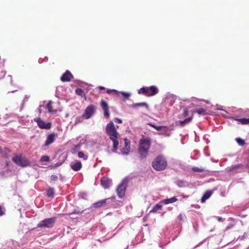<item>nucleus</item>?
<instances>
[{
  "label": "nucleus",
  "instance_id": "nucleus-22",
  "mask_svg": "<svg viewBox=\"0 0 249 249\" xmlns=\"http://www.w3.org/2000/svg\"><path fill=\"white\" fill-rule=\"evenodd\" d=\"M235 120L243 124H249V118H237L235 119Z\"/></svg>",
  "mask_w": 249,
  "mask_h": 249
},
{
  "label": "nucleus",
  "instance_id": "nucleus-9",
  "mask_svg": "<svg viewBox=\"0 0 249 249\" xmlns=\"http://www.w3.org/2000/svg\"><path fill=\"white\" fill-rule=\"evenodd\" d=\"M96 110V107L93 105L88 106L85 109L83 114V117L85 119H88L91 117Z\"/></svg>",
  "mask_w": 249,
  "mask_h": 249
},
{
  "label": "nucleus",
  "instance_id": "nucleus-43",
  "mask_svg": "<svg viewBox=\"0 0 249 249\" xmlns=\"http://www.w3.org/2000/svg\"><path fill=\"white\" fill-rule=\"evenodd\" d=\"M244 235H243V236L242 237L241 239H243V238H244Z\"/></svg>",
  "mask_w": 249,
  "mask_h": 249
},
{
  "label": "nucleus",
  "instance_id": "nucleus-1",
  "mask_svg": "<svg viewBox=\"0 0 249 249\" xmlns=\"http://www.w3.org/2000/svg\"><path fill=\"white\" fill-rule=\"evenodd\" d=\"M106 133L109 136V139L113 142V147L116 150L119 144L117 139H118V133L112 122H110L106 126Z\"/></svg>",
  "mask_w": 249,
  "mask_h": 249
},
{
  "label": "nucleus",
  "instance_id": "nucleus-11",
  "mask_svg": "<svg viewBox=\"0 0 249 249\" xmlns=\"http://www.w3.org/2000/svg\"><path fill=\"white\" fill-rule=\"evenodd\" d=\"M101 106L104 111V116L106 118H109L110 114L109 112V107L107 103L104 100H102L101 102Z\"/></svg>",
  "mask_w": 249,
  "mask_h": 249
},
{
  "label": "nucleus",
  "instance_id": "nucleus-6",
  "mask_svg": "<svg viewBox=\"0 0 249 249\" xmlns=\"http://www.w3.org/2000/svg\"><path fill=\"white\" fill-rule=\"evenodd\" d=\"M12 160L17 165L22 167L31 164V161L26 157H13Z\"/></svg>",
  "mask_w": 249,
  "mask_h": 249
},
{
  "label": "nucleus",
  "instance_id": "nucleus-31",
  "mask_svg": "<svg viewBox=\"0 0 249 249\" xmlns=\"http://www.w3.org/2000/svg\"><path fill=\"white\" fill-rule=\"evenodd\" d=\"M122 94L123 95L124 99H127L130 96V94L129 93L124 92H122Z\"/></svg>",
  "mask_w": 249,
  "mask_h": 249
},
{
  "label": "nucleus",
  "instance_id": "nucleus-37",
  "mask_svg": "<svg viewBox=\"0 0 249 249\" xmlns=\"http://www.w3.org/2000/svg\"><path fill=\"white\" fill-rule=\"evenodd\" d=\"M184 217V216L182 214H180L178 215V220L180 221L183 220V218Z\"/></svg>",
  "mask_w": 249,
  "mask_h": 249
},
{
  "label": "nucleus",
  "instance_id": "nucleus-2",
  "mask_svg": "<svg viewBox=\"0 0 249 249\" xmlns=\"http://www.w3.org/2000/svg\"><path fill=\"white\" fill-rule=\"evenodd\" d=\"M152 165L155 170L162 171L166 168L167 163L163 157H156L153 160Z\"/></svg>",
  "mask_w": 249,
  "mask_h": 249
},
{
  "label": "nucleus",
  "instance_id": "nucleus-14",
  "mask_svg": "<svg viewBox=\"0 0 249 249\" xmlns=\"http://www.w3.org/2000/svg\"><path fill=\"white\" fill-rule=\"evenodd\" d=\"M56 134L54 133L49 134L46 138V140L45 141V145L48 146L53 143L55 140V136Z\"/></svg>",
  "mask_w": 249,
  "mask_h": 249
},
{
  "label": "nucleus",
  "instance_id": "nucleus-21",
  "mask_svg": "<svg viewBox=\"0 0 249 249\" xmlns=\"http://www.w3.org/2000/svg\"><path fill=\"white\" fill-rule=\"evenodd\" d=\"M162 208V205L160 203L157 204L153 209L150 211V213H157L159 210H161Z\"/></svg>",
  "mask_w": 249,
  "mask_h": 249
},
{
  "label": "nucleus",
  "instance_id": "nucleus-3",
  "mask_svg": "<svg viewBox=\"0 0 249 249\" xmlns=\"http://www.w3.org/2000/svg\"><path fill=\"white\" fill-rule=\"evenodd\" d=\"M159 92L158 88L155 86L149 87H142L138 90L139 94H143L147 96H153Z\"/></svg>",
  "mask_w": 249,
  "mask_h": 249
},
{
  "label": "nucleus",
  "instance_id": "nucleus-35",
  "mask_svg": "<svg viewBox=\"0 0 249 249\" xmlns=\"http://www.w3.org/2000/svg\"><path fill=\"white\" fill-rule=\"evenodd\" d=\"M58 179V177L56 175H52L51 177V180H53V181H55L57 179Z\"/></svg>",
  "mask_w": 249,
  "mask_h": 249
},
{
  "label": "nucleus",
  "instance_id": "nucleus-10",
  "mask_svg": "<svg viewBox=\"0 0 249 249\" xmlns=\"http://www.w3.org/2000/svg\"><path fill=\"white\" fill-rule=\"evenodd\" d=\"M115 199V196H112L109 198H107V199L102 200L97 203L94 204V207L99 208L102 206L105 205L106 204H111L114 202Z\"/></svg>",
  "mask_w": 249,
  "mask_h": 249
},
{
  "label": "nucleus",
  "instance_id": "nucleus-41",
  "mask_svg": "<svg viewBox=\"0 0 249 249\" xmlns=\"http://www.w3.org/2000/svg\"><path fill=\"white\" fill-rule=\"evenodd\" d=\"M99 88L101 90H103V89H105V87H102V86H100V87H99Z\"/></svg>",
  "mask_w": 249,
  "mask_h": 249
},
{
  "label": "nucleus",
  "instance_id": "nucleus-30",
  "mask_svg": "<svg viewBox=\"0 0 249 249\" xmlns=\"http://www.w3.org/2000/svg\"><path fill=\"white\" fill-rule=\"evenodd\" d=\"M139 106H146V107H147L148 105L145 103H137V104H135L133 105V107H139Z\"/></svg>",
  "mask_w": 249,
  "mask_h": 249
},
{
  "label": "nucleus",
  "instance_id": "nucleus-12",
  "mask_svg": "<svg viewBox=\"0 0 249 249\" xmlns=\"http://www.w3.org/2000/svg\"><path fill=\"white\" fill-rule=\"evenodd\" d=\"M70 166L73 170L78 171L82 168V163L80 161L74 160L71 162Z\"/></svg>",
  "mask_w": 249,
  "mask_h": 249
},
{
  "label": "nucleus",
  "instance_id": "nucleus-25",
  "mask_svg": "<svg viewBox=\"0 0 249 249\" xmlns=\"http://www.w3.org/2000/svg\"><path fill=\"white\" fill-rule=\"evenodd\" d=\"M75 92L77 95L80 96L82 97L85 96L84 91L82 89H80V88L76 89H75Z\"/></svg>",
  "mask_w": 249,
  "mask_h": 249
},
{
  "label": "nucleus",
  "instance_id": "nucleus-39",
  "mask_svg": "<svg viewBox=\"0 0 249 249\" xmlns=\"http://www.w3.org/2000/svg\"><path fill=\"white\" fill-rule=\"evenodd\" d=\"M217 220L219 222L223 221V219L221 217H217Z\"/></svg>",
  "mask_w": 249,
  "mask_h": 249
},
{
  "label": "nucleus",
  "instance_id": "nucleus-36",
  "mask_svg": "<svg viewBox=\"0 0 249 249\" xmlns=\"http://www.w3.org/2000/svg\"><path fill=\"white\" fill-rule=\"evenodd\" d=\"M189 115V112H188V110L187 109H185L184 110V112H183V115L184 117H186L188 115Z\"/></svg>",
  "mask_w": 249,
  "mask_h": 249
},
{
  "label": "nucleus",
  "instance_id": "nucleus-33",
  "mask_svg": "<svg viewBox=\"0 0 249 249\" xmlns=\"http://www.w3.org/2000/svg\"><path fill=\"white\" fill-rule=\"evenodd\" d=\"M61 157L62 158V162L56 163L54 165L55 167L59 166L61 165L62 164V162L66 160V158L67 157Z\"/></svg>",
  "mask_w": 249,
  "mask_h": 249
},
{
  "label": "nucleus",
  "instance_id": "nucleus-26",
  "mask_svg": "<svg viewBox=\"0 0 249 249\" xmlns=\"http://www.w3.org/2000/svg\"><path fill=\"white\" fill-rule=\"evenodd\" d=\"M148 124L158 131L161 130L163 128H167V127L165 126H157L155 124L151 123H149Z\"/></svg>",
  "mask_w": 249,
  "mask_h": 249
},
{
  "label": "nucleus",
  "instance_id": "nucleus-38",
  "mask_svg": "<svg viewBox=\"0 0 249 249\" xmlns=\"http://www.w3.org/2000/svg\"><path fill=\"white\" fill-rule=\"evenodd\" d=\"M111 92H117V91L115 89H112V90L111 89H107V93L108 94L110 93Z\"/></svg>",
  "mask_w": 249,
  "mask_h": 249
},
{
  "label": "nucleus",
  "instance_id": "nucleus-7",
  "mask_svg": "<svg viewBox=\"0 0 249 249\" xmlns=\"http://www.w3.org/2000/svg\"><path fill=\"white\" fill-rule=\"evenodd\" d=\"M56 221L55 217H51L46 218L37 224L38 228H52Z\"/></svg>",
  "mask_w": 249,
  "mask_h": 249
},
{
  "label": "nucleus",
  "instance_id": "nucleus-13",
  "mask_svg": "<svg viewBox=\"0 0 249 249\" xmlns=\"http://www.w3.org/2000/svg\"><path fill=\"white\" fill-rule=\"evenodd\" d=\"M72 78H73V75L71 72L69 71H67L63 74L60 79L62 82H69Z\"/></svg>",
  "mask_w": 249,
  "mask_h": 249
},
{
  "label": "nucleus",
  "instance_id": "nucleus-17",
  "mask_svg": "<svg viewBox=\"0 0 249 249\" xmlns=\"http://www.w3.org/2000/svg\"><path fill=\"white\" fill-rule=\"evenodd\" d=\"M193 118V116H191L188 118L185 119L183 121H179L177 123V125H179L181 127H183L186 124L190 122Z\"/></svg>",
  "mask_w": 249,
  "mask_h": 249
},
{
  "label": "nucleus",
  "instance_id": "nucleus-42",
  "mask_svg": "<svg viewBox=\"0 0 249 249\" xmlns=\"http://www.w3.org/2000/svg\"><path fill=\"white\" fill-rule=\"evenodd\" d=\"M83 157V158H84V159L85 160H87V157L83 156V157Z\"/></svg>",
  "mask_w": 249,
  "mask_h": 249
},
{
  "label": "nucleus",
  "instance_id": "nucleus-34",
  "mask_svg": "<svg viewBox=\"0 0 249 249\" xmlns=\"http://www.w3.org/2000/svg\"><path fill=\"white\" fill-rule=\"evenodd\" d=\"M114 121L115 123H119V124H122L123 123L122 120L118 118H115L114 119Z\"/></svg>",
  "mask_w": 249,
  "mask_h": 249
},
{
  "label": "nucleus",
  "instance_id": "nucleus-24",
  "mask_svg": "<svg viewBox=\"0 0 249 249\" xmlns=\"http://www.w3.org/2000/svg\"><path fill=\"white\" fill-rule=\"evenodd\" d=\"M47 107L48 109V112L50 113H54L56 112V110H53L52 109V102L51 101H49L47 105Z\"/></svg>",
  "mask_w": 249,
  "mask_h": 249
},
{
  "label": "nucleus",
  "instance_id": "nucleus-32",
  "mask_svg": "<svg viewBox=\"0 0 249 249\" xmlns=\"http://www.w3.org/2000/svg\"><path fill=\"white\" fill-rule=\"evenodd\" d=\"M49 160V157H42L40 161L42 162L47 161Z\"/></svg>",
  "mask_w": 249,
  "mask_h": 249
},
{
  "label": "nucleus",
  "instance_id": "nucleus-16",
  "mask_svg": "<svg viewBox=\"0 0 249 249\" xmlns=\"http://www.w3.org/2000/svg\"><path fill=\"white\" fill-rule=\"evenodd\" d=\"M125 145L124 147L121 148V151L123 154H127L130 151V142H128L127 139H124Z\"/></svg>",
  "mask_w": 249,
  "mask_h": 249
},
{
  "label": "nucleus",
  "instance_id": "nucleus-28",
  "mask_svg": "<svg viewBox=\"0 0 249 249\" xmlns=\"http://www.w3.org/2000/svg\"><path fill=\"white\" fill-rule=\"evenodd\" d=\"M192 170L193 171L196 172H203V171H206V170L204 168H198V167H193L192 168Z\"/></svg>",
  "mask_w": 249,
  "mask_h": 249
},
{
  "label": "nucleus",
  "instance_id": "nucleus-20",
  "mask_svg": "<svg viewBox=\"0 0 249 249\" xmlns=\"http://www.w3.org/2000/svg\"><path fill=\"white\" fill-rule=\"evenodd\" d=\"M212 194V191H207L206 192H205V193L204 194V195L202 196V197L201 199V202L202 203H204L206 201V200L208 199L211 196Z\"/></svg>",
  "mask_w": 249,
  "mask_h": 249
},
{
  "label": "nucleus",
  "instance_id": "nucleus-18",
  "mask_svg": "<svg viewBox=\"0 0 249 249\" xmlns=\"http://www.w3.org/2000/svg\"><path fill=\"white\" fill-rule=\"evenodd\" d=\"M81 145V144H78L77 145H76L74 148H73L71 150V153L75 154L77 152H78V156H85L84 153H83L81 151H79V150L80 149Z\"/></svg>",
  "mask_w": 249,
  "mask_h": 249
},
{
  "label": "nucleus",
  "instance_id": "nucleus-15",
  "mask_svg": "<svg viewBox=\"0 0 249 249\" xmlns=\"http://www.w3.org/2000/svg\"><path fill=\"white\" fill-rule=\"evenodd\" d=\"M101 183L105 189H107L110 185L111 181L108 178L104 177L101 178Z\"/></svg>",
  "mask_w": 249,
  "mask_h": 249
},
{
  "label": "nucleus",
  "instance_id": "nucleus-8",
  "mask_svg": "<svg viewBox=\"0 0 249 249\" xmlns=\"http://www.w3.org/2000/svg\"><path fill=\"white\" fill-rule=\"evenodd\" d=\"M34 120L37 123L38 127L41 129H49L51 128L52 124L50 122L46 123L40 117L35 118Z\"/></svg>",
  "mask_w": 249,
  "mask_h": 249
},
{
  "label": "nucleus",
  "instance_id": "nucleus-27",
  "mask_svg": "<svg viewBox=\"0 0 249 249\" xmlns=\"http://www.w3.org/2000/svg\"><path fill=\"white\" fill-rule=\"evenodd\" d=\"M195 112L197 113L199 115H205L207 114L206 110L203 108L196 109Z\"/></svg>",
  "mask_w": 249,
  "mask_h": 249
},
{
  "label": "nucleus",
  "instance_id": "nucleus-29",
  "mask_svg": "<svg viewBox=\"0 0 249 249\" xmlns=\"http://www.w3.org/2000/svg\"><path fill=\"white\" fill-rule=\"evenodd\" d=\"M236 141L238 144L241 146H243L245 144V141L240 138H236Z\"/></svg>",
  "mask_w": 249,
  "mask_h": 249
},
{
  "label": "nucleus",
  "instance_id": "nucleus-4",
  "mask_svg": "<svg viewBox=\"0 0 249 249\" xmlns=\"http://www.w3.org/2000/svg\"><path fill=\"white\" fill-rule=\"evenodd\" d=\"M151 142L148 139H142L140 141L139 153L141 155H146L150 148Z\"/></svg>",
  "mask_w": 249,
  "mask_h": 249
},
{
  "label": "nucleus",
  "instance_id": "nucleus-40",
  "mask_svg": "<svg viewBox=\"0 0 249 249\" xmlns=\"http://www.w3.org/2000/svg\"><path fill=\"white\" fill-rule=\"evenodd\" d=\"M3 212L2 210V208L1 207H0V216H1L3 214Z\"/></svg>",
  "mask_w": 249,
  "mask_h": 249
},
{
  "label": "nucleus",
  "instance_id": "nucleus-19",
  "mask_svg": "<svg viewBox=\"0 0 249 249\" xmlns=\"http://www.w3.org/2000/svg\"><path fill=\"white\" fill-rule=\"evenodd\" d=\"M177 201V199L176 197H172L170 198H166L162 200L160 203H163L165 204H168L170 203H172L175 202Z\"/></svg>",
  "mask_w": 249,
  "mask_h": 249
},
{
  "label": "nucleus",
  "instance_id": "nucleus-23",
  "mask_svg": "<svg viewBox=\"0 0 249 249\" xmlns=\"http://www.w3.org/2000/svg\"><path fill=\"white\" fill-rule=\"evenodd\" d=\"M54 194V189L52 188H48L46 191V195L49 197H52L53 196Z\"/></svg>",
  "mask_w": 249,
  "mask_h": 249
},
{
  "label": "nucleus",
  "instance_id": "nucleus-5",
  "mask_svg": "<svg viewBox=\"0 0 249 249\" xmlns=\"http://www.w3.org/2000/svg\"><path fill=\"white\" fill-rule=\"evenodd\" d=\"M127 184L128 179L125 178L118 185L116 188V192L119 197L122 198L124 196Z\"/></svg>",
  "mask_w": 249,
  "mask_h": 249
}]
</instances>
